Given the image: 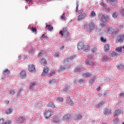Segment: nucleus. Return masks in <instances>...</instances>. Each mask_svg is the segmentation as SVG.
Returning <instances> with one entry per match:
<instances>
[{
	"label": "nucleus",
	"instance_id": "f257e3e1",
	"mask_svg": "<svg viewBox=\"0 0 124 124\" xmlns=\"http://www.w3.org/2000/svg\"><path fill=\"white\" fill-rule=\"evenodd\" d=\"M78 50H83L84 52L87 53L90 51V46L88 45H85L84 43L82 42H80L78 44Z\"/></svg>",
	"mask_w": 124,
	"mask_h": 124
},
{
	"label": "nucleus",
	"instance_id": "f03ea898",
	"mask_svg": "<svg viewBox=\"0 0 124 124\" xmlns=\"http://www.w3.org/2000/svg\"><path fill=\"white\" fill-rule=\"evenodd\" d=\"M104 31H105V32H106V33L111 34L112 35L117 34L119 33V29H117L116 28H113L108 26L105 27V29L104 30Z\"/></svg>",
	"mask_w": 124,
	"mask_h": 124
},
{
	"label": "nucleus",
	"instance_id": "7ed1b4c3",
	"mask_svg": "<svg viewBox=\"0 0 124 124\" xmlns=\"http://www.w3.org/2000/svg\"><path fill=\"white\" fill-rule=\"evenodd\" d=\"M94 28V23L93 21H91L89 22H86L84 25V29L89 32L93 30Z\"/></svg>",
	"mask_w": 124,
	"mask_h": 124
},
{
	"label": "nucleus",
	"instance_id": "20e7f679",
	"mask_svg": "<svg viewBox=\"0 0 124 124\" xmlns=\"http://www.w3.org/2000/svg\"><path fill=\"white\" fill-rule=\"evenodd\" d=\"M109 17L108 16L106 15H103L101 16V18L100 19V21L102 22V23L104 24H106L107 23L109 22Z\"/></svg>",
	"mask_w": 124,
	"mask_h": 124
},
{
	"label": "nucleus",
	"instance_id": "39448f33",
	"mask_svg": "<svg viewBox=\"0 0 124 124\" xmlns=\"http://www.w3.org/2000/svg\"><path fill=\"white\" fill-rule=\"evenodd\" d=\"M53 115H54V112L52 111L48 110L45 111V113H44V117H45L46 119H48L49 117H51Z\"/></svg>",
	"mask_w": 124,
	"mask_h": 124
},
{
	"label": "nucleus",
	"instance_id": "423d86ee",
	"mask_svg": "<svg viewBox=\"0 0 124 124\" xmlns=\"http://www.w3.org/2000/svg\"><path fill=\"white\" fill-rule=\"evenodd\" d=\"M59 34L61 35V36L65 37L68 36L69 33L67 31L66 28H63L62 31H59Z\"/></svg>",
	"mask_w": 124,
	"mask_h": 124
},
{
	"label": "nucleus",
	"instance_id": "0eeeda50",
	"mask_svg": "<svg viewBox=\"0 0 124 124\" xmlns=\"http://www.w3.org/2000/svg\"><path fill=\"white\" fill-rule=\"evenodd\" d=\"M26 120L23 116H20L16 120V123L17 124H23Z\"/></svg>",
	"mask_w": 124,
	"mask_h": 124
},
{
	"label": "nucleus",
	"instance_id": "6e6552de",
	"mask_svg": "<svg viewBox=\"0 0 124 124\" xmlns=\"http://www.w3.org/2000/svg\"><path fill=\"white\" fill-rule=\"evenodd\" d=\"M28 71L30 73H34L35 72V68L34 65L33 64L29 65V66H28Z\"/></svg>",
	"mask_w": 124,
	"mask_h": 124
},
{
	"label": "nucleus",
	"instance_id": "1a4fd4ad",
	"mask_svg": "<svg viewBox=\"0 0 124 124\" xmlns=\"http://www.w3.org/2000/svg\"><path fill=\"white\" fill-rule=\"evenodd\" d=\"M124 39V34L119 35L116 38V43L122 42Z\"/></svg>",
	"mask_w": 124,
	"mask_h": 124
},
{
	"label": "nucleus",
	"instance_id": "9d476101",
	"mask_svg": "<svg viewBox=\"0 0 124 124\" xmlns=\"http://www.w3.org/2000/svg\"><path fill=\"white\" fill-rule=\"evenodd\" d=\"M107 3L112 5L113 6H117L118 2H117L116 0H107Z\"/></svg>",
	"mask_w": 124,
	"mask_h": 124
},
{
	"label": "nucleus",
	"instance_id": "9b49d317",
	"mask_svg": "<svg viewBox=\"0 0 124 124\" xmlns=\"http://www.w3.org/2000/svg\"><path fill=\"white\" fill-rule=\"evenodd\" d=\"M86 16L85 14H82V15H80L78 16V20L80 21L81 20H84V17Z\"/></svg>",
	"mask_w": 124,
	"mask_h": 124
},
{
	"label": "nucleus",
	"instance_id": "f8f14e48",
	"mask_svg": "<svg viewBox=\"0 0 124 124\" xmlns=\"http://www.w3.org/2000/svg\"><path fill=\"white\" fill-rule=\"evenodd\" d=\"M66 103L67 104H68V105L71 106L74 105V102L71 100V99L70 98V97H67Z\"/></svg>",
	"mask_w": 124,
	"mask_h": 124
},
{
	"label": "nucleus",
	"instance_id": "ddd939ff",
	"mask_svg": "<svg viewBox=\"0 0 124 124\" xmlns=\"http://www.w3.org/2000/svg\"><path fill=\"white\" fill-rule=\"evenodd\" d=\"M82 119V115H80L79 114L78 115H76V116H75V118H74V120L75 121H80V120H81Z\"/></svg>",
	"mask_w": 124,
	"mask_h": 124
},
{
	"label": "nucleus",
	"instance_id": "4468645a",
	"mask_svg": "<svg viewBox=\"0 0 124 124\" xmlns=\"http://www.w3.org/2000/svg\"><path fill=\"white\" fill-rule=\"evenodd\" d=\"M49 70V68L47 67H45L43 68V72L42 73V75L46 76L48 73V71Z\"/></svg>",
	"mask_w": 124,
	"mask_h": 124
},
{
	"label": "nucleus",
	"instance_id": "2eb2a0df",
	"mask_svg": "<svg viewBox=\"0 0 124 124\" xmlns=\"http://www.w3.org/2000/svg\"><path fill=\"white\" fill-rule=\"evenodd\" d=\"M20 77H21V78H22L23 79H24L25 78V77H26V72H25V71L24 70H22L20 72Z\"/></svg>",
	"mask_w": 124,
	"mask_h": 124
},
{
	"label": "nucleus",
	"instance_id": "dca6fc26",
	"mask_svg": "<svg viewBox=\"0 0 124 124\" xmlns=\"http://www.w3.org/2000/svg\"><path fill=\"white\" fill-rule=\"evenodd\" d=\"M47 107L51 108H56V107L55 106V105H54V103L52 102H49L48 104H47Z\"/></svg>",
	"mask_w": 124,
	"mask_h": 124
},
{
	"label": "nucleus",
	"instance_id": "f3484780",
	"mask_svg": "<svg viewBox=\"0 0 124 124\" xmlns=\"http://www.w3.org/2000/svg\"><path fill=\"white\" fill-rule=\"evenodd\" d=\"M122 110L121 109L115 110V112L114 113V116L115 117L118 116L119 114L121 113Z\"/></svg>",
	"mask_w": 124,
	"mask_h": 124
},
{
	"label": "nucleus",
	"instance_id": "a211bd4d",
	"mask_svg": "<svg viewBox=\"0 0 124 124\" xmlns=\"http://www.w3.org/2000/svg\"><path fill=\"white\" fill-rule=\"evenodd\" d=\"M75 58H76V56H72V57L66 58L65 61L66 62H71V61L74 60V59H75Z\"/></svg>",
	"mask_w": 124,
	"mask_h": 124
},
{
	"label": "nucleus",
	"instance_id": "6ab92c4d",
	"mask_svg": "<svg viewBox=\"0 0 124 124\" xmlns=\"http://www.w3.org/2000/svg\"><path fill=\"white\" fill-rule=\"evenodd\" d=\"M70 118H71V116H70V114H67V115H64V116H63V119L65 121L69 120V119H70Z\"/></svg>",
	"mask_w": 124,
	"mask_h": 124
},
{
	"label": "nucleus",
	"instance_id": "aec40b11",
	"mask_svg": "<svg viewBox=\"0 0 124 124\" xmlns=\"http://www.w3.org/2000/svg\"><path fill=\"white\" fill-rule=\"evenodd\" d=\"M82 70H83L82 68L77 67L75 69V73H77L80 72L82 71Z\"/></svg>",
	"mask_w": 124,
	"mask_h": 124
},
{
	"label": "nucleus",
	"instance_id": "412c9836",
	"mask_svg": "<svg viewBox=\"0 0 124 124\" xmlns=\"http://www.w3.org/2000/svg\"><path fill=\"white\" fill-rule=\"evenodd\" d=\"M46 29L48 30V31H52L53 30V26L50 25H46Z\"/></svg>",
	"mask_w": 124,
	"mask_h": 124
},
{
	"label": "nucleus",
	"instance_id": "4be33fe9",
	"mask_svg": "<svg viewBox=\"0 0 124 124\" xmlns=\"http://www.w3.org/2000/svg\"><path fill=\"white\" fill-rule=\"evenodd\" d=\"M118 16H119V14H118V13L116 12L113 13L112 15V16L115 19L117 18L118 17Z\"/></svg>",
	"mask_w": 124,
	"mask_h": 124
},
{
	"label": "nucleus",
	"instance_id": "5701e85b",
	"mask_svg": "<svg viewBox=\"0 0 124 124\" xmlns=\"http://www.w3.org/2000/svg\"><path fill=\"white\" fill-rule=\"evenodd\" d=\"M109 50L110 46H109V45H106L104 46V51H105V52H107V51H109Z\"/></svg>",
	"mask_w": 124,
	"mask_h": 124
},
{
	"label": "nucleus",
	"instance_id": "b1692460",
	"mask_svg": "<svg viewBox=\"0 0 124 124\" xmlns=\"http://www.w3.org/2000/svg\"><path fill=\"white\" fill-rule=\"evenodd\" d=\"M40 63H41V64H43V66H45V64L47 63V62H46V60H45V59H42L40 60Z\"/></svg>",
	"mask_w": 124,
	"mask_h": 124
},
{
	"label": "nucleus",
	"instance_id": "393cba45",
	"mask_svg": "<svg viewBox=\"0 0 124 124\" xmlns=\"http://www.w3.org/2000/svg\"><path fill=\"white\" fill-rule=\"evenodd\" d=\"M116 68H117V69L119 70H121L122 69L124 68V65L122 64L116 65Z\"/></svg>",
	"mask_w": 124,
	"mask_h": 124
},
{
	"label": "nucleus",
	"instance_id": "a878e982",
	"mask_svg": "<svg viewBox=\"0 0 124 124\" xmlns=\"http://www.w3.org/2000/svg\"><path fill=\"white\" fill-rule=\"evenodd\" d=\"M12 112H13V109L12 108L8 109L6 111V114L7 115H10V114H11V113H12Z\"/></svg>",
	"mask_w": 124,
	"mask_h": 124
},
{
	"label": "nucleus",
	"instance_id": "bb28decb",
	"mask_svg": "<svg viewBox=\"0 0 124 124\" xmlns=\"http://www.w3.org/2000/svg\"><path fill=\"white\" fill-rule=\"evenodd\" d=\"M85 63L86 64H88V65H91L92 66H93L94 65V63L93 62H89L88 61L85 62Z\"/></svg>",
	"mask_w": 124,
	"mask_h": 124
},
{
	"label": "nucleus",
	"instance_id": "cd10ccee",
	"mask_svg": "<svg viewBox=\"0 0 124 124\" xmlns=\"http://www.w3.org/2000/svg\"><path fill=\"white\" fill-rule=\"evenodd\" d=\"M95 17V14L94 13V12L92 11L91 12V14L90 15V17L91 18H93Z\"/></svg>",
	"mask_w": 124,
	"mask_h": 124
},
{
	"label": "nucleus",
	"instance_id": "c85d7f7f",
	"mask_svg": "<svg viewBox=\"0 0 124 124\" xmlns=\"http://www.w3.org/2000/svg\"><path fill=\"white\" fill-rule=\"evenodd\" d=\"M92 74L90 73H85L84 74H83V76H84V77L85 78H88L90 77V76H91Z\"/></svg>",
	"mask_w": 124,
	"mask_h": 124
},
{
	"label": "nucleus",
	"instance_id": "c756f323",
	"mask_svg": "<svg viewBox=\"0 0 124 124\" xmlns=\"http://www.w3.org/2000/svg\"><path fill=\"white\" fill-rule=\"evenodd\" d=\"M110 113H111V110L106 109L104 110V114H105V115H107Z\"/></svg>",
	"mask_w": 124,
	"mask_h": 124
},
{
	"label": "nucleus",
	"instance_id": "7c9ffc66",
	"mask_svg": "<svg viewBox=\"0 0 124 124\" xmlns=\"http://www.w3.org/2000/svg\"><path fill=\"white\" fill-rule=\"evenodd\" d=\"M10 74V71H9L7 69H5L4 71H3V74Z\"/></svg>",
	"mask_w": 124,
	"mask_h": 124
},
{
	"label": "nucleus",
	"instance_id": "2f4dec72",
	"mask_svg": "<svg viewBox=\"0 0 124 124\" xmlns=\"http://www.w3.org/2000/svg\"><path fill=\"white\" fill-rule=\"evenodd\" d=\"M96 51H97V49H96V48L95 47H93L91 49L92 52H93V54H95L96 53Z\"/></svg>",
	"mask_w": 124,
	"mask_h": 124
},
{
	"label": "nucleus",
	"instance_id": "473e14b6",
	"mask_svg": "<svg viewBox=\"0 0 124 124\" xmlns=\"http://www.w3.org/2000/svg\"><path fill=\"white\" fill-rule=\"evenodd\" d=\"M121 47H117L115 48V52L117 53H120V52H121Z\"/></svg>",
	"mask_w": 124,
	"mask_h": 124
},
{
	"label": "nucleus",
	"instance_id": "72a5a7b5",
	"mask_svg": "<svg viewBox=\"0 0 124 124\" xmlns=\"http://www.w3.org/2000/svg\"><path fill=\"white\" fill-rule=\"evenodd\" d=\"M35 85V82L30 83V89L32 90V88Z\"/></svg>",
	"mask_w": 124,
	"mask_h": 124
},
{
	"label": "nucleus",
	"instance_id": "f704fd0d",
	"mask_svg": "<svg viewBox=\"0 0 124 124\" xmlns=\"http://www.w3.org/2000/svg\"><path fill=\"white\" fill-rule=\"evenodd\" d=\"M59 69H60V71H64L65 69V67L63 66H60V67H59Z\"/></svg>",
	"mask_w": 124,
	"mask_h": 124
},
{
	"label": "nucleus",
	"instance_id": "c9c22d12",
	"mask_svg": "<svg viewBox=\"0 0 124 124\" xmlns=\"http://www.w3.org/2000/svg\"><path fill=\"white\" fill-rule=\"evenodd\" d=\"M100 41L102 43H106V39L103 38V37H100Z\"/></svg>",
	"mask_w": 124,
	"mask_h": 124
},
{
	"label": "nucleus",
	"instance_id": "e433bc0d",
	"mask_svg": "<svg viewBox=\"0 0 124 124\" xmlns=\"http://www.w3.org/2000/svg\"><path fill=\"white\" fill-rule=\"evenodd\" d=\"M12 123L11 120H7L3 124H11Z\"/></svg>",
	"mask_w": 124,
	"mask_h": 124
},
{
	"label": "nucleus",
	"instance_id": "4c0bfd02",
	"mask_svg": "<svg viewBox=\"0 0 124 124\" xmlns=\"http://www.w3.org/2000/svg\"><path fill=\"white\" fill-rule=\"evenodd\" d=\"M57 100L59 101V102H62L63 101V98L62 97H57Z\"/></svg>",
	"mask_w": 124,
	"mask_h": 124
},
{
	"label": "nucleus",
	"instance_id": "58836bf2",
	"mask_svg": "<svg viewBox=\"0 0 124 124\" xmlns=\"http://www.w3.org/2000/svg\"><path fill=\"white\" fill-rule=\"evenodd\" d=\"M123 23L120 24L119 25H118V29H119V30H122L123 29Z\"/></svg>",
	"mask_w": 124,
	"mask_h": 124
},
{
	"label": "nucleus",
	"instance_id": "ea45409f",
	"mask_svg": "<svg viewBox=\"0 0 124 124\" xmlns=\"http://www.w3.org/2000/svg\"><path fill=\"white\" fill-rule=\"evenodd\" d=\"M103 105H104V102H101V103L97 104V107L101 108V107H102V106H103Z\"/></svg>",
	"mask_w": 124,
	"mask_h": 124
},
{
	"label": "nucleus",
	"instance_id": "a19ab883",
	"mask_svg": "<svg viewBox=\"0 0 124 124\" xmlns=\"http://www.w3.org/2000/svg\"><path fill=\"white\" fill-rule=\"evenodd\" d=\"M31 31H33V33H36V28L32 27V28H31Z\"/></svg>",
	"mask_w": 124,
	"mask_h": 124
},
{
	"label": "nucleus",
	"instance_id": "79ce46f5",
	"mask_svg": "<svg viewBox=\"0 0 124 124\" xmlns=\"http://www.w3.org/2000/svg\"><path fill=\"white\" fill-rule=\"evenodd\" d=\"M60 54V52H58L55 54V56H56V58H59Z\"/></svg>",
	"mask_w": 124,
	"mask_h": 124
},
{
	"label": "nucleus",
	"instance_id": "37998d69",
	"mask_svg": "<svg viewBox=\"0 0 124 124\" xmlns=\"http://www.w3.org/2000/svg\"><path fill=\"white\" fill-rule=\"evenodd\" d=\"M100 6H102L103 7H106V5L104 4V2H101L100 3Z\"/></svg>",
	"mask_w": 124,
	"mask_h": 124
},
{
	"label": "nucleus",
	"instance_id": "c03bdc74",
	"mask_svg": "<svg viewBox=\"0 0 124 124\" xmlns=\"http://www.w3.org/2000/svg\"><path fill=\"white\" fill-rule=\"evenodd\" d=\"M15 93H16V92L15 91V90H11V91H10V94H15Z\"/></svg>",
	"mask_w": 124,
	"mask_h": 124
},
{
	"label": "nucleus",
	"instance_id": "a18cd8bd",
	"mask_svg": "<svg viewBox=\"0 0 124 124\" xmlns=\"http://www.w3.org/2000/svg\"><path fill=\"white\" fill-rule=\"evenodd\" d=\"M120 13H121L122 16H124V10L121 9V10H120Z\"/></svg>",
	"mask_w": 124,
	"mask_h": 124
},
{
	"label": "nucleus",
	"instance_id": "49530a36",
	"mask_svg": "<svg viewBox=\"0 0 124 124\" xmlns=\"http://www.w3.org/2000/svg\"><path fill=\"white\" fill-rule=\"evenodd\" d=\"M3 119H0V124H3L4 123Z\"/></svg>",
	"mask_w": 124,
	"mask_h": 124
},
{
	"label": "nucleus",
	"instance_id": "de8ad7c7",
	"mask_svg": "<svg viewBox=\"0 0 124 124\" xmlns=\"http://www.w3.org/2000/svg\"><path fill=\"white\" fill-rule=\"evenodd\" d=\"M93 82H94V79L92 78L90 79V83H93Z\"/></svg>",
	"mask_w": 124,
	"mask_h": 124
},
{
	"label": "nucleus",
	"instance_id": "09e8293b",
	"mask_svg": "<svg viewBox=\"0 0 124 124\" xmlns=\"http://www.w3.org/2000/svg\"><path fill=\"white\" fill-rule=\"evenodd\" d=\"M85 81V80L83 79H80L78 81V82H79V83H84V82Z\"/></svg>",
	"mask_w": 124,
	"mask_h": 124
},
{
	"label": "nucleus",
	"instance_id": "8fccbe9b",
	"mask_svg": "<svg viewBox=\"0 0 124 124\" xmlns=\"http://www.w3.org/2000/svg\"><path fill=\"white\" fill-rule=\"evenodd\" d=\"M68 86H66L64 88V91L65 92H67L68 91Z\"/></svg>",
	"mask_w": 124,
	"mask_h": 124
},
{
	"label": "nucleus",
	"instance_id": "3c124183",
	"mask_svg": "<svg viewBox=\"0 0 124 124\" xmlns=\"http://www.w3.org/2000/svg\"><path fill=\"white\" fill-rule=\"evenodd\" d=\"M60 18H61V19H62V20L65 19V16H64V14H63V16H61V17H60Z\"/></svg>",
	"mask_w": 124,
	"mask_h": 124
},
{
	"label": "nucleus",
	"instance_id": "603ef678",
	"mask_svg": "<svg viewBox=\"0 0 124 124\" xmlns=\"http://www.w3.org/2000/svg\"><path fill=\"white\" fill-rule=\"evenodd\" d=\"M55 72H52L50 73V76H53L54 75H55Z\"/></svg>",
	"mask_w": 124,
	"mask_h": 124
},
{
	"label": "nucleus",
	"instance_id": "864d4df0",
	"mask_svg": "<svg viewBox=\"0 0 124 124\" xmlns=\"http://www.w3.org/2000/svg\"><path fill=\"white\" fill-rule=\"evenodd\" d=\"M41 37H42L43 38L47 39V37L46 36H45V34H42V36H41Z\"/></svg>",
	"mask_w": 124,
	"mask_h": 124
},
{
	"label": "nucleus",
	"instance_id": "5fc2aeb1",
	"mask_svg": "<svg viewBox=\"0 0 124 124\" xmlns=\"http://www.w3.org/2000/svg\"><path fill=\"white\" fill-rule=\"evenodd\" d=\"M120 96H122L124 98V93H120V94H119Z\"/></svg>",
	"mask_w": 124,
	"mask_h": 124
},
{
	"label": "nucleus",
	"instance_id": "6e6d98bb",
	"mask_svg": "<svg viewBox=\"0 0 124 124\" xmlns=\"http://www.w3.org/2000/svg\"><path fill=\"white\" fill-rule=\"evenodd\" d=\"M42 55H43L42 51H41L39 53H38V56H41Z\"/></svg>",
	"mask_w": 124,
	"mask_h": 124
},
{
	"label": "nucleus",
	"instance_id": "4d7b16f0",
	"mask_svg": "<svg viewBox=\"0 0 124 124\" xmlns=\"http://www.w3.org/2000/svg\"><path fill=\"white\" fill-rule=\"evenodd\" d=\"M112 55L116 56L117 55V53H116L115 52H113L112 53Z\"/></svg>",
	"mask_w": 124,
	"mask_h": 124
},
{
	"label": "nucleus",
	"instance_id": "13d9d810",
	"mask_svg": "<svg viewBox=\"0 0 124 124\" xmlns=\"http://www.w3.org/2000/svg\"><path fill=\"white\" fill-rule=\"evenodd\" d=\"M100 26H101V27H105L106 26L105 24L104 23H102V24H100Z\"/></svg>",
	"mask_w": 124,
	"mask_h": 124
},
{
	"label": "nucleus",
	"instance_id": "bf43d9fd",
	"mask_svg": "<svg viewBox=\"0 0 124 124\" xmlns=\"http://www.w3.org/2000/svg\"><path fill=\"white\" fill-rule=\"evenodd\" d=\"M63 49H64V46H62L59 48V49L60 50H63Z\"/></svg>",
	"mask_w": 124,
	"mask_h": 124
},
{
	"label": "nucleus",
	"instance_id": "052dcab7",
	"mask_svg": "<svg viewBox=\"0 0 124 124\" xmlns=\"http://www.w3.org/2000/svg\"><path fill=\"white\" fill-rule=\"evenodd\" d=\"M5 103L6 104H9V101H5Z\"/></svg>",
	"mask_w": 124,
	"mask_h": 124
},
{
	"label": "nucleus",
	"instance_id": "680f3d73",
	"mask_svg": "<svg viewBox=\"0 0 124 124\" xmlns=\"http://www.w3.org/2000/svg\"><path fill=\"white\" fill-rule=\"evenodd\" d=\"M78 5L77 4L76 7V11H78Z\"/></svg>",
	"mask_w": 124,
	"mask_h": 124
},
{
	"label": "nucleus",
	"instance_id": "e2e57ef3",
	"mask_svg": "<svg viewBox=\"0 0 124 124\" xmlns=\"http://www.w3.org/2000/svg\"><path fill=\"white\" fill-rule=\"evenodd\" d=\"M31 0H26V1L28 2H31Z\"/></svg>",
	"mask_w": 124,
	"mask_h": 124
},
{
	"label": "nucleus",
	"instance_id": "0e129e2a",
	"mask_svg": "<svg viewBox=\"0 0 124 124\" xmlns=\"http://www.w3.org/2000/svg\"><path fill=\"white\" fill-rule=\"evenodd\" d=\"M99 90H100V87L97 88V91H99Z\"/></svg>",
	"mask_w": 124,
	"mask_h": 124
},
{
	"label": "nucleus",
	"instance_id": "69168bd1",
	"mask_svg": "<svg viewBox=\"0 0 124 124\" xmlns=\"http://www.w3.org/2000/svg\"><path fill=\"white\" fill-rule=\"evenodd\" d=\"M115 121H117V122H119V119H115Z\"/></svg>",
	"mask_w": 124,
	"mask_h": 124
},
{
	"label": "nucleus",
	"instance_id": "338daca9",
	"mask_svg": "<svg viewBox=\"0 0 124 124\" xmlns=\"http://www.w3.org/2000/svg\"><path fill=\"white\" fill-rule=\"evenodd\" d=\"M52 80L50 81V84L52 83Z\"/></svg>",
	"mask_w": 124,
	"mask_h": 124
},
{
	"label": "nucleus",
	"instance_id": "774afa93",
	"mask_svg": "<svg viewBox=\"0 0 124 124\" xmlns=\"http://www.w3.org/2000/svg\"><path fill=\"white\" fill-rule=\"evenodd\" d=\"M122 48L124 49V46L123 47H121V49H122Z\"/></svg>",
	"mask_w": 124,
	"mask_h": 124
}]
</instances>
